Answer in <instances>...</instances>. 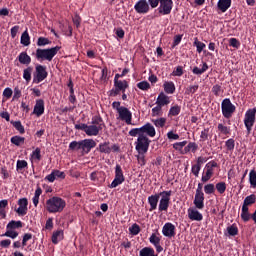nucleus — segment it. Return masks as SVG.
<instances>
[{
    "label": "nucleus",
    "instance_id": "nucleus-26",
    "mask_svg": "<svg viewBox=\"0 0 256 256\" xmlns=\"http://www.w3.org/2000/svg\"><path fill=\"white\" fill-rule=\"evenodd\" d=\"M196 150H199V145H196L194 142H189V144L182 148V155H185L189 152L196 153Z\"/></svg>",
    "mask_w": 256,
    "mask_h": 256
},
{
    "label": "nucleus",
    "instance_id": "nucleus-15",
    "mask_svg": "<svg viewBox=\"0 0 256 256\" xmlns=\"http://www.w3.org/2000/svg\"><path fill=\"white\" fill-rule=\"evenodd\" d=\"M148 149H150V146H135V152H138V156H135V158L138 159V165L140 167L145 166L147 163L145 154H147Z\"/></svg>",
    "mask_w": 256,
    "mask_h": 256
},
{
    "label": "nucleus",
    "instance_id": "nucleus-51",
    "mask_svg": "<svg viewBox=\"0 0 256 256\" xmlns=\"http://www.w3.org/2000/svg\"><path fill=\"white\" fill-rule=\"evenodd\" d=\"M128 232L132 236H137L138 234H140V226L137 224H133L128 228Z\"/></svg>",
    "mask_w": 256,
    "mask_h": 256
},
{
    "label": "nucleus",
    "instance_id": "nucleus-14",
    "mask_svg": "<svg viewBox=\"0 0 256 256\" xmlns=\"http://www.w3.org/2000/svg\"><path fill=\"white\" fill-rule=\"evenodd\" d=\"M216 167H218L216 161H209V163H206V172H204V175H201V182L206 183L208 180H211V177H213V168Z\"/></svg>",
    "mask_w": 256,
    "mask_h": 256
},
{
    "label": "nucleus",
    "instance_id": "nucleus-7",
    "mask_svg": "<svg viewBox=\"0 0 256 256\" xmlns=\"http://www.w3.org/2000/svg\"><path fill=\"white\" fill-rule=\"evenodd\" d=\"M255 114L256 109H248L245 111V116L243 118V125H245V131L250 134V131H253V126L255 125Z\"/></svg>",
    "mask_w": 256,
    "mask_h": 256
},
{
    "label": "nucleus",
    "instance_id": "nucleus-39",
    "mask_svg": "<svg viewBox=\"0 0 256 256\" xmlns=\"http://www.w3.org/2000/svg\"><path fill=\"white\" fill-rule=\"evenodd\" d=\"M248 182L250 183V187L253 189L256 188V171L255 170H250L248 174Z\"/></svg>",
    "mask_w": 256,
    "mask_h": 256
},
{
    "label": "nucleus",
    "instance_id": "nucleus-11",
    "mask_svg": "<svg viewBox=\"0 0 256 256\" xmlns=\"http://www.w3.org/2000/svg\"><path fill=\"white\" fill-rule=\"evenodd\" d=\"M44 79H47V68L42 65L35 66V75L32 78V83L39 84Z\"/></svg>",
    "mask_w": 256,
    "mask_h": 256
},
{
    "label": "nucleus",
    "instance_id": "nucleus-35",
    "mask_svg": "<svg viewBox=\"0 0 256 256\" xmlns=\"http://www.w3.org/2000/svg\"><path fill=\"white\" fill-rule=\"evenodd\" d=\"M155 252H157V249L145 247V248L140 249L139 256H157V254H155Z\"/></svg>",
    "mask_w": 256,
    "mask_h": 256
},
{
    "label": "nucleus",
    "instance_id": "nucleus-40",
    "mask_svg": "<svg viewBox=\"0 0 256 256\" xmlns=\"http://www.w3.org/2000/svg\"><path fill=\"white\" fill-rule=\"evenodd\" d=\"M240 219L243 222H248L251 219V214L248 212V208H240Z\"/></svg>",
    "mask_w": 256,
    "mask_h": 256
},
{
    "label": "nucleus",
    "instance_id": "nucleus-53",
    "mask_svg": "<svg viewBox=\"0 0 256 256\" xmlns=\"http://www.w3.org/2000/svg\"><path fill=\"white\" fill-rule=\"evenodd\" d=\"M136 87H138L140 91L146 92L147 90H150V83H147V81H140L138 84H136Z\"/></svg>",
    "mask_w": 256,
    "mask_h": 256
},
{
    "label": "nucleus",
    "instance_id": "nucleus-12",
    "mask_svg": "<svg viewBox=\"0 0 256 256\" xmlns=\"http://www.w3.org/2000/svg\"><path fill=\"white\" fill-rule=\"evenodd\" d=\"M174 7V2L172 3H158L157 7V16H169L172 13V8Z\"/></svg>",
    "mask_w": 256,
    "mask_h": 256
},
{
    "label": "nucleus",
    "instance_id": "nucleus-46",
    "mask_svg": "<svg viewBox=\"0 0 256 256\" xmlns=\"http://www.w3.org/2000/svg\"><path fill=\"white\" fill-rule=\"evenodd\" d=\"M214 189L217 190L218 194L223 195L226 192V182H218L214 185Z\"/></svg>",
    "mask_w": 256,
    "mask_h": 256
},
{
    "label": "nucleus",
    "instance_id": "nucleus-6",
    "mask_svg": "<svg viewBox=\"0 0 256 256\" xmlns=\"http://www.w3.org/2000/svg\"><path fill=\"white\" fill-rule=\"evenodd\" d=\"M22 228V221H10L8 225H5V233L0 234V237H8L10 239H16L19 233L15 230Z\"/></svg>",
    "mask_w": 256,
    "mask_h": 256
},
{
    "label": "nucleus",
    "instance_id": "nucleus-36",
    "mask_svg": "<svg viewBox=\"0 0 256 256\" xmlns=\"http://www.w3.org/2000/svg\"><path fill=\"white\" fill-rule=\"evenodd\" d=\"M20 44L25 47L30 46V34L27 33V30L20 35Z\"/></svg>",
    "mask_w": 256,
    "mask_h": 256
},
{
    "label": "nucleus",
    "instance_id": "nucleus-64",
    "mask_svg": "<svg viewBox=\"0 0 256 256\" xmlns=\"http://www.w3.org/2000/svg\"><path fill=\"white\" fill-rule=\"evenodd\" d=\"M184 75L183 67L177 66V68H174V71H172V76L174 77H181Z\"/></svg>",
    "mask_w": 256,
    "mask_h": 256
},
{
    "label": "nucleus",
    "instance_id": "nucleus-58",
    "mask_svg": "<svg viewBox=\"0 0 256 256\" xmlns=\"http://www.w3.org/2000/svg\"><path fill=\"white\" fill-rule=\"evenodd\" d=\"M57 177L59 179H64L66 177V175L64 174V172H61L59 170H52V173H50L49 175H47V177Z\"/></svg>",
    "mask_w": 256,
    "mask_h": 256
},
{
    "label": "nucleus",
    "instance_id": "nucleus-8",
    "mask_svg": "<svg viewBox=\"0 0 256 256\" xmlns=\"http://www.w3.org/2000/svg\"><path fill=\"white\" fill-rule=\"evenodd\" d=\"M235 113V106L231 103V99L225 98L221 101V114L225 119H231Z\"/></svg>",
    "mask_w": 256,
    "mask_h": 256
},
{
    "label": "nucleus",
    "instance_id": "nucleus-29",
    "mask_svg": "<svg viewBox=\"0 0 256 256\" xmlns=\"http://www.w3.org/2000/svg\"><path fill=\"white\" fill-rule=\"evenodd\" d=\"M150 244H152V246H155V249L157 250V253H162V246L159 245V237H157V235L152 234L150 235L149 238Z\"/></svg>",
    "mask_w": 256,
    "mask_h": 256
},
{
    "label": "nucleus",
    "instance_id": "nucleus-31",
    "mask_svg": "<svg viewBox=\"0 0 256 256\" xmlns=\"http://www.w3.org/2000/svg\"><path fill=\"white\" fill-rule=\"evenodd\" d=\"M255 201H256L255 194H250L248 196H245V199L243 200L242 209L248 208V206L255 204Z\"/></svg>",
    "mask_w": 256,
    "mask_h": 256
},
{
    "label": "nucleus",
    "instance_id": "nucleus-18",
    "mask_svg": "<svg viewBox=\"0 0 256 256\" xmlns=\"http://www.w3.org/2000/svg\"><path fill=\"white\" fill-rule=\"evenodd\" d=\"M160 200H162V192L147 196V204L150 205V212L155 211V209H157V204H159Z\"/></svg>",
    "mask_w": 256,
    "mask_h": 256
},
{
    "label": "nucleus",
    "instance_id": "nucleus-62",
    "mask_svg": "<svg viewBox=\"0 0 256 256\" xmlns=\"http://www.w3.org/2000/svg\"><path fill=\"white\" fill-rule=\"evenodd\" d=\"M221 92H222V89H221V85H214V87H211V93L214 94V96L216 97H219L221 96Z\"/></svg>",
    "mask_w": 256,
    "mask_h": 256
},
{
    "label": "nucleus",
    "instance_id": "nucleus-55",
    "mask_svg": "<svg viewBox=\"0 0 256 256\" xmlns=\"http://www.w3.org/2000/svg\"><path fill=\"white\" fill-rule=\"evenodd\" d=\"M188 145L189 143H186V141H182L172 144V148L176 151H181V149L185 148Z\"/></svg>",
    "mask_w": 256,
    "mask_h": 256
},
{
    "label": "nucleus",
    "instance_id": "nucleus-19",
    "mask_svg": "<svg viewBox=\"0 0 256 256\" xmlns=\"http://www.w3.org/2000/svg\"><path fill=\"white\" fill-rule=\"evenodd\" d=\"M232 0H218L216 3V12L218 14H223L228 11V9H231Z\"/></svg>",
    "mask_w": 256,
    "mask_h": 256
},
{
    "label": "nucleus",
    "instance_id": "nucleus-28",
    "mask_svg": "<svg viewBox=\"0 0 256 256\" xmlns=\"http://www.w3.org/2000/svg\"><path fill=\"white\" fill-rule=\"evenodd\" d=\"M64 239V231L57 230L52 233V244L57 245L59 241Z\"/></svg>",
    "mask_w": 256,
    "mask_h": 256
},
{
    "label": "nucleus",
    "instance_id": "nucleus-1",
    "mask_svg": "<svg viewBox=\"0 0 256 256\" xmlns=\"http://www.w3.org/2000/svg\"><path fill=\"white\" fill-rule=\"evenodd\" d=\"M155 135V127L150 123H145V125H142L140 128H133L128 131V136L138 137V139L135 140V146H150V138L155 137Z\"/></svg>",
    "mask_w": 256,
    "mask_h": 256
},
{
    "label": "nucleus",
    "instance_id": "nucleus-57",
    "mask_svg": "<svg viewBox=\"0 0 256 256\" xmlns=\"http://www.w3.org/2000/svg\"><path fill=\"white\" fill-rule=\"evenodd\" d=\"M198 90H199V85L189 86L187 87V90H184V94L194 95Z\"/></svg>",
    "mask_w": 256,
    "mask_h": 256
},
{
    "label": "nucleus",
    "instance_id": "nucleus-25",
    "mask_svg": "<svg viewBox=\"0 0 256 256\" xmlns=\"http://www.w3.org/2000/svg\"><path fill=\"white\" fill-rule=\"evenodd\" d=\"M111 143L109 142H103V143H100L98 144V147L96 148V151L100 152L101 154H111Z\"/></svg>",
    "mask_w": 256,
    "mask_h": 256
},
{
    "label": "nucleus",
    "instance_id": "nucleus-10",
    "mask_svg": "<svg viewBox=\"0 0 256 256\" xmlns=\"http://www.w3.org/2000/svg\"><path fill=\"white\" fill-rule=\"evenodd\" d=\"M161 195L162 200H160V203H157V208H155V210L167 212V209L169 208V197H172V191H162Z\"/></svg>",
    "mask_w": 256,
    "mask_h": 256
},
{
    "label": "nucleus",
    "instance_id": "nucleus-32",
    "mask_svg": "<svg viewBox=\"0 0 256 256\" xmlns=\"http://www.w3.org/2000/svg\"><path fill=\"white\" fill-rule=\"evenodd\" d=\"M145 3L147 5L152 6V9L157 8L158 4H168V3H174L172 0H145Z\"/></svg>",
    "mask_w": 256,
    "mask_h": 256
},
{
    "label": "nucleus",
    "instance_id": "nucleus-24",
    "mask_svg": "<svg viewBox=\"0 0 256 256\" xmlns=\"http://www.w3.org/2000/svg\"><path fill=\"white\" fill-rule=\"evenodd\" d=\"M155 105L164 107L169 105V96H167L164 93H160L157 95V101L155 102Z\"/></svg>",
    "mask_w": 256,
    "mask_h": 256
},
{
    "label": "nucleus",
    "instance_id": "nucleus-21",
    "mask_svg": "<svg viewBox=\"0 0 256 256\" xmlns=\"http://www.w3.org/2000/svg\"><path fill=\"white\" fill-rule=\"evenodd\" d=\"M175 227L174 224L167 222L165 223V226H162V236H165L167 238H173L177 233L174 232Z\"/></svg>",
    "mask_w": 256,
    "mask_h": 256
},
{
    "label": "nucleus",
    "instance_id": "nucleus-49",
    "mask_svg": "<svg viewBox=\"0 0 256 256\" xmlns=\"http://www.w3.org/2000/svg\"><path fill=\"white\" fill-rule=\"evenodd\" d=\"M226 231L228 233V236L235 237L238 235V227L235 226V224L228 226L226 228Z\"/></svg>",
    "mask_w": 256,
    "mask_h": 256
},
{
    "label": "nucleus",
    "instance_id": "nucleus-45",
    "mask_svg": "<svg viewBox=\"0 0 256 256\" xmlns=\"http://www.w3.org/2000/svg\"><path fill=\"white\" fill-rule=\"evenodd\" d=\"M42 195V188L37 187V189L35 190V196H32V205H35V207H37V205L39 204V196Z\"/></svg>",
    "mask_w": 256,
    "mask_h": 256
},
{
    "label": "nucleus",
    "instance_id": "nucleus-50",
    "mask_svg": "<svg viewBox=\"0 0 256 256\" xmlns=\"http://www.w3.org/2000/svg\"><path fill=\"white\" fill-rule=\"evenodd\" d=\"M194 47H196V53H201L204 48H206V44H203L199 39L194 38Z\"/></svg>",
    "mask_w": 256,
    "mask_h": 256
},
{
    "label": "nucleus",
    "instance_id": "nucleus-13",
    "mask_svg": "<svg viewBox=\"0 0 256 256\" xmlns=\"http://www.w3.org/2000/svg\"><path fill=\"white\" fill-rule=\"evenodd\" d=\"M133 9L135 10L136 14L145 15L150 12L152 6L150 4H147L145 0H138V2H135Z\"/></svg>",
    "mask_w": 256,
    "mask_h": 256
},
{
    "label": "nucleus",
    "instance_id": "nucleus-23",
    "mask_svg": "<svg viewBox=\"0 0 256 256\" xmlns=\"http://www.w3.org/2000/svg\"><path fill=\"white\" fill-rule=\"evenodd\" d=\"M187 215L189 217V220H192L195 222H199V221L203 220V216L196 209L189 208L187 210Z\"/></svg>",
    "mask_w": 256,
    "mask_h": 256
},
{
    "label": "nucleus",
    "instance_id": "nucleus-42",
    "mask_svg": "<svg viewBox=\"0 0 256 256\" xmlns=\"http://www.w3.org/2000/svg\"><path fill=\"white\" fill-rule=\"evenodd\" d=\"M215 192H217V190L213 188V184H206V186L201 189V193H204L206 195H212Z\"/></svg>",
    "mask_w": 256,
    "mask_h": 256
},
{
    "label": "nucleus",
    "instance_id": "nucleus-16",
    "mask_svg": "<svg viewBox=\"0 0 256 256\" xmlns=\"http://www.w3.org/2000/svg\"><path fill=\"white\" fill-rule=\"evenodd\" d=\"M116 112L118 113V119L125 122V125H133V123H131L133 121V113H131L130 110L120 109L116 110Z\"/></svg>",
    "mask_w": 256,
    "mask_h": 256
},
{
    "label": "nucleus",
    "instance_id": "nucleus-4",
    "mask_svg": "<svg viewBox=\"0 0 256 256\" xmlns=\"http://www.w3.org/2000/svg\"><path fill=\"white\" fill-rule=\"evenodd\" d=\"M65 207L66 201L58 196H52V198L47 199V201L45 202V209L50 214L61 213L64 211Z\"/></svg>",
    "mask_w": 256,
    "mask_h": 256
},
{
    "label": "nucleus",
    "instance_id": "nucleus-5",
    "mask_svg": "<svg viewBox=\"0 0 256 256\" xmlns=\"http://www.w3.org/2000/svg\"><path fill=\"white\" fill-rule=\"evenodd\" d=\"M123 77H125L124 74H116V76L113 77V89L108 91V97H116L118 96V92H124L128 89V81L119 80Z\"/></svg>",
    "mask_w": 256,
    "mask_h": 256
},
{
    "label": "nucleus",
    "instance_id": "nucleus-17",
    "mask_svg": "<svg viewBox=\"0 0 256 256\" xmlns=\"http://www.w3.org/2000/svg\"><path fill=\"white\" fill-rule=\"evenodd\" d=\"M76 145L84 147V155H88L93 148H96V141L93 139H84L81 141H76Z\"/></svg>",
    "mask_w": 256,
    "mask_h": 256
},
{
    "label": "nucleus",
    "instance_id": "nucleus-41",
    "mask_svg": "<svg viewBox=\"0 0 256 256\" xmlns=\"http://www.w3.org/2000/svg\"><path fill=\"white\" fill-rule=\"evenodd\" d=\"M181 112V107L178 105H174L170 108V112L167 113L168 117H177Z\"/></svg>",
    "mask_w": 256,
    "mask_h": 256
},
{
    "label": "nucleus",
    "instance_id": "nucleus-60",
    "mask_svg": "<svg viewBox=\"0 0 256 256\" xmlns=\"http://www.w3.org/2000/svg\"><path fill=\"white\" fill-rule=\"evenodd\" d=\"M234 148H235V140H233V138L226 140V150L228 152H233Z\"/></svg>",
    "mask_w": 256,
    "mask_h": 256
},
{
    "label": "nucleus",
    "instance_id": "nucleus-63",
    "mask_svg": "<svg viewBox=\"0 0 256 256\" xmlns=\"http://www.w3.org/2000/svg\"><path fill=\"white\" fill-rule=\"evenodd\" d=\"M83 152V147L76 144V141L69 143V151H79Z\"/></svg>",
    "mask_w": 256,
    "mask_h": 256
},
{
    "label": "nucleus",
    "instance_id": "nucleus-43",
    "mask_svg": "<svg viewBox=\"0 0 256 256\" xmlns=\"http://www.w3.org/2000/svg\"><path fill=\"white\" fill-rule=\"evenodd\" d=\"M10 125H13V128L17 130L20 134H25V127L22 126L20 121H10Z\"/></svg>",
    "mask_w": 256,
    "mask_h": 256
},
{
    "label": "nucleus",
    "instance_id": "nucleus-22",
    "mask_svg": "<svg viewBox=\"0 0 256 256\" xmlns=\"http://www.w3.org/2000/svg\"><path fill=\"white\" fill-rule=\"evenodd\" d=\"M44 114V100L37 99L35 101V107L32 108V115H35L36 117H40Z\"/></svg>",
    "mask_w": 256,
    "mask_h": 256
},
{
    "label": "nucleus",
    "instance_id": "nucleus-3",
    "mask_svg": "<svg viewBox=\"0 0 256 256\" xmlns=\"http://www.w3.org/2000/svg\"><path fill=\"white\" fill-rule=\"evenodd\" d=\"M60 49L61 47L59 46H54L47 49L37 48V50H35V53H32V56H35V60H37L38 62H52V59H54V56H57V53Z\"/></svg>",
    "mask_w": 256,
    "mask_h": 256
},
{
    "label": "nucleus",
    "instance_id": "nucleus-33",
    "mask_svg": "<svg viewBox=\"0 0 256 256\" xmlns=\"http://www.w3.org/2000/svg\"><path fill=\"white\" fill-rule=\"evenodd\" d=\"M163 89H165V92H161L162 94H174L175 87H174V82H165V84L162 85Z\"/></svg>",
    "mask_w": 256,
    "mask_h": 256
},
{
    "label": "nucleus",
    "instance_id": "nucleus-30",
    "mask_svg": "<svg viewBox=\"0 0 256 256\" xmlns=\"http://www.w3.org/2000/svg\"><path fill=\"white\" fill-rule=\"evenodd\" d=\"M18 62H20L21 65H30L32 59L26 52H20L18 55Z\"/></svg>",
    "mask_w": 256,
    "mask_h": 256
},
{
    "label": "nucleus",
    "instance_id": "nucleus-27",
    "mask_svg": "<svg viewBox=\"0 0 256 256\" xmlns=\"http://www.w3.org/2000/svg\"><path fill=\"white\" fill-rule=\"evenodd\" d=\"M194 207L198 210H203V193L194 194Z\"/></svg>",
    "mask_w": 256,
    "mask_h": 256
},
{
    "label": "nucleus",
    "instance_id": "nucleus-2",
    "mask_svg": "<svg viewBox=\"0 0 256 256\" xmlns=\"http://www.w3.org/2000/svg\"><path fill=\"white\" fill-rule=\"evenodd\" d=\"M103 127H106V125L103 124V118L98 115L91 118V125H86L84 123L74 125V129L83 131L86 136L89 137L98 136V132H101V130H103Z\"/></svg>",
    "mask_w": 256,
    "mask_h": 256
},
{
    "label": "nucleus",
    "instance_id": "nucleus-48",
    "mask_svg": "<svg viewBox=\"0 0 256 256\" xmlns=\"http://www.w3.org/2000/svg\"><path fill=\"white\" fill-rule=\"evenodd\" d=\"M166 123H167L166 118H157L152 120V125H155L154 127H157V128H163L164 124Z\"/></svg>",
    "mask_w": 256,
    "mask_h": 256
},
{
    "label": "nucleus",
    "instance_id": "nucleus-37",
    "mask_svg": "<svg viewBox=\"0 0 256 256\" xmlns=\"http://www.w3.org/2000/svg\"><path fill=\"white\" fill-rule=\"evenodd\" d=\"M217 129L218 133H220L223 136L231 135V127L224 126L222 123H218Z\"/></svg>",
    "mask_w": 256,
    "mask_h": 256
},
{
    "label": "nucleus",
    "instance_id": "nucleus-44",
    "mask_svg": "<svg viewBox=\"0 0 256 256\" xmlns=\"http://www.w3.org/2000/svg\"><path fill=\"white\" fill-rule=\"evenodd\" d=\"M27 168V161L25 160H18L15 164V170L18 172H22V170H25Z\"/></svg>",
    "mask_w": 256,
    "mask_h": 256
},
{
    "label": "nucleus",
    "instance_id": "nucleus-61",
    "mask_svg": "<svg viewBox=\"0 0 256 256\" xmlns=\"http://www.w3.org/2000/svg\"><path fill=\"white\" fill-rule=\"evenodd\" d=\"M162 107L164 106H155V108H152V117H160L162 116Z\"/></svg>",
    "mask_w": 256,
    "mask_h": 256
},
{
    "label": "nucleus",
    "instance_id": "nucleus-20",
    "mask_svg": "<svg viewBox=\"0 0 256 256\" xmlns=\"http://www.w3.org/2000/svg\"><path fill=\"white\" fill-rule=\"evenodd\" d=\"M15 213L19 217H25L27 215V198L18 199V208L15 209Z\"/></svg>",
    "mask_w": 256,
    "mask_h": 256
},
{
    "label": "nucleus",
    "instance_id": "nucleus-9",
    "mask_svg": "<svg viewBox=\"0 0 256 256\" xmlns=\"http://www.w3.org/2000/svg\"><path fill=\"white\" fill-rule=\"evenodd\" d=\"M125 182V176L123 175V169L120 168V165H116V169H114V178L108 188L114 189Z\"/></svg>",
    "mask_w": 256,
    "mask_h": 256
},
{
    "label": "nucleus",
    "instance_id": "nucleus-52",
    "mask_svg": "<svg viewBox=\"0 0 256 256\" xmlns=\"http://www.w3.org/2000/svg\"><path fill=\"white\" fill-rule=\"evenodd\" d=\"M50 44H52V41H49L48 38H44V37L37 38V47H44Z\"/></svg>",
    "mask_w": 256,
    "mask_h": 256
},
{
    "label": "nucleus",
    "instance_id": "nucleus-38",
    "mask_svg": "<svg viewBox=\"0 0 256 256\" xmlns=\"http://www.w3.org/2000/svg\"><path fill=\"white\" fill-rule=\"evenodd\" d=\"M208 70V65L206 63L202 64L201 65V68L199 67H194L192 69V73L196 76H200L202 75L203 73H205L206 71Z\"/></svg>",
    "mask_w": 256,
    "mask_h": 256
},
{
    "label": "nucleus",
    "instance_id": "nucleus-59",
    "mask_svg": "<svg viewBox=\"0 0 256 256\" xmlns=\"http://www.w3.org/2000/svg\"><path fill=\"white\" fill-rule=\"evenodd\" d=\"M228 46L233 47V49H238L240 48V41L236 38H230L228 39Z\"/></svg>",
    "mask_w": 256,
    "mask_h": 256
},
{
    "label": "nucleus",
    "instance_id": "nucleus-54",
    "mask_svg": "<svg viewBox=\"0 0 256 256\" xmlns=\"http://www.w3.org/2000/svg\"><path fill=\"white\" fill-rule=\"evenodd\" d=\"M30 157L35 161L42 160L41 150H39V148H35V150L32 151V154H30Z\"/></svg>",
    "mask_w": 256,
    "mask_h": 256
},
{
    "label": "nucleus",
    "instance_id": "nucleus-47",
    "mask_svg": "<svg viewBox=\"0 0 256 256\" xmlns=\"http://www.w3.org/2000/svg\"><path fill=\"white\" fill-rule=\"evenodd\" d=\"M10 143L19 147L22 143H25V138L21 136H13L10 138Z\"/></svg>",
    "mask_w": 256,
    "mask_h": 256
},
{
    "label": "nucleus",
    "instance_id": "nucleus-34",
    "mask_svg": "<svg viewBox=\"0 0 256 256\" xmlns=\"http://www.w3.org/2000/svg\"><path fill=\"white\" fill-rule=\"evenodd\" d=\"M22 79H24L25 82L30 83L33 79L32 67H27L25 70H22Z\"/></svg>",
    "mask_w": 256,
    "mask_h": 256
},
{
    "label": "nucleus",
    "instance_id": "nucleus-56",
    "mask_svg": "<svg viewBox=\"0 0 256 256\" xmlns=\"http://www.w3.org/2000/svg\"><path fill=\"white\" fill-rule=\"evenodd\" d=\"M210 136V128H204V130H201V135L199 136V138L201 139V141H206Z\"/></svg>",
    "mask_w": 256,
    "mask_h": 256
}]
</instances>
